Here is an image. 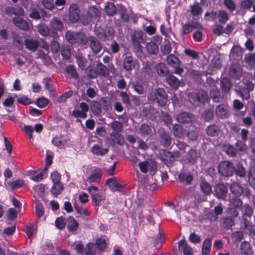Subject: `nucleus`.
<instances>
[{"label": "nucleus", "instance_id": "obj_9", "mask_svg": "<svg viewBox=\"0 0 255 255\" xmlns=\"http://www.w3.org/2000/svg\"><path fill=\"white\" fill-rule=\"evenodd\" d=\"M159 141L165 147L169 146L172 142V138L170 133L166 131L164 128H161L158 130Z\"/></svg>", "mask_w": 255, "mask_h": 255}, {"label": "nucleus", "instance_id": "obj_19", "mask_svg": "<svg viewBox=\"0 0 255 255\" xmlns=\"http://www.w3.org/2000/svg\"><path fill=\"white\" fill-rule=\"evenodd\" d=\"M166 79L167 83L174 89H177L180 85L183 86L184 85L183 82L179 81L178 79L173 75L167 76Z\"/></svg>", "mask_w": 255, "mask_h": 255}, {"label": "nucleus", "instance_id": "obj_46", "mask_svg": "<svg viewBox=\"0 0 255 255\" xmlns=\"http://www.w3.org/2000/svg\"><path fill=\"white\" fill-rule=\"evenodd\" d=\"M48 170L47 168L44 169L37 175L30 177L31 179L34 181H40L47 176Z\"/></svg>", "mask_w": 255, "mask_h": 255}, {"label": "nucleus", "instance_id": "obj_43", "mask_svg": "<svg viewBox=\"0 0 255 255\" xmlns=\"http://www.w3.org/2000/svg\"><path fill=\"white\" fill-rule=\"evenodd\" d=\"M171 44L169 40H165L163 44L160 47V50L162 53L164 55H166L171 51Z\"/></svg>", "mask_w": 255, "mask_h": 255}, {"label": "nucleus", "instance_id": "obj_26", "mask_svg": "<svg viewBox=\"0 0 255 255\" xmlns=\"http://www.w3.org/2000/svg\"><path fill=\"white\" fill-rule=\"evenodd\" d=\"M220 85L221 88L223 92L226 94L229 93L232 85L228 78H222L220 81Z\"/></svg>", "mask_w": 255, "mask_h": 255}, {"label": "nucleus", "instance_id": "obj_27", "mask_svg": "<svg viewBox=\"0 0 255 255\" xmlns=\"http://www.w3.org/2000/svg\"><path fill=\"white\" fill-rule=\"evenodd\" d=\"M190 10L191 14L193 16L194 18L198 17L202 11V8L198 2H194L192 5L190 6Z\"/></svg>", "mask_w": 255, "mask_h": 255}, {"label": "nucleus", "instance_id": "obj_15", "mask_svg": "<svg viewBox=\"0 0 255 255\" xmlns=\"http://www.w3.org/2000/svg\"><path fill=\"white\" fill-rule=\"evenodd\" d=\"M216 114L222 119L227 118L230 116V108L227 105H220L216 108Z\"/></svg>", "mask_w": 255, "mask_h": 255}, {"label": "nucleus", "instance_id": "obj_58", "mask_svg": "<svg viewBox=\"0 0 255 255\" xmlns=\"http://www.w3.org/2000/svg\"><path fill=\"white\" fill-rule=\"evenodd\" d=\"M230 204L233 208H239L242 206L243 202L242 200L237 197L231 198L229 200Z\"/></svg>", "mask_w": 255, "mask_h": 255}, {"label": "nucleus", "instance_id": "obj_44", "mask_svg": "<svg viewBox=\"0 0 255 255\" xmlns=\"http://www.w3.org/2000/svg\"><path fill=\"white\" fill-rule=\"evenodd\" d=\"M248 90L246 89H243L240 92V96L246 100H248L250 98L249 91H252L254 89V85L252 83L248 82Z\"/></svg>", "mask_w": 255, "mask_h": 255}, {"label": "nucleus", "instance_id": "obj_7", "mask_svg": "<svg viewBox=\"0 0 255 255\" xmlns=\"http://www.w3.org/2000/svg\"><path fill=\"white\" fill-rule=\"evenodd\" d=\"M243 68L239 62L233 63L229 70L230 76L234 79L239 80L242 76Z\"/></svg>", "mask_w": 255, "mask_h": 255}, {"label": "nucleus", "instance_id": "obj_1", "mask_svg": "<svg viewBox=\"0 0 255 255\" xmlns=\"http://www.w3.org/2000/svg\"><path fill=\"white\" fill-rule=\"evenodd\" d=\"M150 101L156 102L161 107L164 106L167 103V94L162 88H157L151 91L147 95Z\"/></svg>", "mask_w": 255, "mask_h": 255}, {"label": "nucleus", "instance_id": "obj_13", "mask_svg": "<svg viewBox=\"0 0 255 255\" xmlns=\"http://www.w3.org/2000/svg\"><path fill=\"white\" fill-rule=\"evenodd\" d=\"M244 50L239 45L234 46L230 52V57L231 59L240 60L242 59Z\"/></svg>", "mask_w": 255, "mask_h": 255}, {"label": "nucleus", "instance_id": "obj_55", "mask_svg": "<svg viewBox=\"0 0 255 255\" xmlns=\"http://www.w3.org/2000/svg\"><path fill=\"white\" fill-rule=\"evenodd\" d=\"M38 32L44 36H46L49 34V28L45 23L40 24L38 26Z\"/></svg>", "mask_w": 255, "mask_h": 255}, {"label": "nucleus", "instance_id": "obj_21", "mask_svg": "<svg viewBox=\"0 0 255 255\" xmlns=\"http://www.w3.org/2000/svg\"><path fill=\"white\" fill-rule=\"evenodd\" d=\"M13 22L15 26L23 30L29 29V25L27 21L21 17H17L13 18Z\"/></svg>", "mask_w": 255, "mask_h": 255}, {"label": "nucleus", "instance_id": "obj_48", "mask_svg": "<svg viewBox=\"0 0 255 255\" xmlns=\"http://www.w3.org/2000/svg\"><path fill=\"white\" fill-rule=\"evenodd\" d=\"M155 70L159 75L164 76L167 72V68L165 64L159 63L156 65Z\"/></svg>", "mask_w": 255, "mask_h": 255}, {"label": "nucleus", "instance_id": "obj_4", "mask_svg": "<svg viewBox=\"0 0 255 255\" xmlns=\"http://www.w3.org/2000/svg\"><path fill=\"white\" fill-rule=\"evenodd\" d=\"M188 99L190 102L196 106H199L201 104L208 101V97L207 93L203 90L197 92H192L188 94Z\"/></svg>", "mask_w": 255, "mask_h": 255}, {"label": "nucleus", "instance_id": "obj_51", "mask_svg": "<svg viewBox=\"0 0 255 255\" xmlns=\"http://www.w3.org/2000/svg\"><path fill=\"white\" fill-rule=\"evenodd\" d=\"M14 97H17V101L18 103L24 106L28 105L32 103L31 100L26 96L22 95L19 97H17V95L15 94Z\"/></svg>", "mask_w": 255, "mask_h": 255}, {"label": "nucleus", "instance_id": "obj_52", "mask_svg": "<svg viewBox=\"0 0 255 255\" xmlns=\"http://www.w3.org/2000/svg\"><path fill=\"white\" fill-rule=\"evenodd\" d=\"M66 223V219L63 217L57 218L55 221L56 227L60 230H62L65 227Z\"/></svg>", "mask_w": 255, "mask_h": 255}, {"label": "nucleus", "instance_id": "obj_37", "mask_svg": "<svg viewBox=\"0 0 255 255\" xmlns=\"http://www.w3.org/2000/svg\"><path fill=\"white\" fill-rule=\"evenodd\" d=\"M199 156V153L196 149H191L188 153L187 158L188 161L192 164L196 162L197 158Z\"/></svg>", "mask_w": 255, "mask_h": 255}, {"label": "nucleus", "instance_id": "obj_8", "mask_svg": "<svg viewBox=\"0 0 255 255\" xmlns=\"http://www.w3.org/2000/svg\"><path fill=\"white\" fill-rule=\"evenodd\" d=\"M24 43L25 48L32 52L36 51L40 45L39 41L37 39L31 36L25 37Z\"/></svg>", "mask_w": 255, "mask_h": 255}, {"label": "nucleus", "instance_id": "obj_29", "mask_svg": "<svg viewBox=\"0 0 255 255\" xmlns=\"http://www.w3.org/2000/svg\"><path fill=\"white\" fill-rule=\"evenodd\" d=\"M67 229L69 231L75 232L77 230L79 224L72 216L68 218Z\"/></svg>", "mask_w": 255, "mask_h": 255}, {"label": "nucleus", "instance_id": "obj_5", "mask_svg": "<svg viewBox=\"0 0 255 255\" xmlns=\"http://www.w3.org/2000/svg\"><path fill=\"white\" fill-rule=\"evenodd\" d=\"M235 171L232 163L228 161L221 162L219 165V171L224 176H231Z\"/></svg>", "mask_w": 255, "mask_h": 255}, {"label": "nucleus", "instance_id": "obj_59", "mask_svg": "<svg viewBox=\"0 0 255 255\" xmlns=\"http://www.w3.org/2000/svg\"><path fill=\"white\" fill-rule=\"evenodd\" d=\"M222 227L229 229L234 225V221L230 218H227L222 220L221 223Z\"/></svg>", "mask_w": 255, "mask_h": 255}, {"label": "nucleus", "instance_id": "obj_63", "mask_svg": "<svg viewBox=\"0 0 255 255\" xmlns=\"http://www.w3.org/2000/svg\"><path fill=\"white\" fill-rule=\"evenodd\" d=\"M51 179L53 183H61V174L56 171L51 173Z\"/></svg>", "mask_w": 255, "mask_h": 255}, {"label": "nucleus", "instance_id": "obj_3", "mask_svg": "<svg viewBox=\"0 0 255 255\" xmlns=\"http://www.w3.org/2000/svg\"><path fill=\"white\" fill-rule=\"evenodd\" d=\"M65 37L67 40L72 44L78 43L81 45H84L88 42L86 35L81 32L68 31L66 33Z\"/></svg>", "mask_w": 255, "mask_h": 255}, {"label": "nucleus", "instance_id": "obj_41", "mask_svg": "<svg viewBox=\"0 0 255 255\" xmlns=\"http://www.w3.org/2000/svg\"><path fill=\"white\" fill-rule=\"evenodd\" d=\"M248 181L251 186L255 188V167H252L250 168L248 174Z\"/></svg>", "mask_w": 255, "mask_h": 255}, {"label": "nucleus", "instance_id": "obj_2", "mask_svg": "<svg viewBox=\"0 0 255 255\" xmlns=\"http://www.w3.org/2000/svg\"><path fill=\"white\" fill-rule=\"evenodd\" d=\"M131 40L134 50L137 52H141L142 46L141 43H144L146 41V36L140 30H135L130 34Z\"/></svg>", "mask_w": 255, "mask_h": 255}, {"label": "nucleus", "instance_id": "obj_17", "mask_svg": "<svg viewBox=\"0 0 255 255\" xmlns=\"http://www.w3.org/2000/svg\"><path fill=\"white\" fill-rule=\"evenodd\" d=\"M123 66L125 70L130 71L135 68V63L133 57L131 55H127L123 60Z\"/></svg>", "mask_w": 255, "mask_h": 255}, {"label": "nucleus", "instance_id": "obj_30", "mask_svg": "<svg viewBox=\"0 0 255 255\" xmlns=\"http://www.w3.org/2000/svg\"><path fill=\"white\" fill-rule=\"evenodd\" d=\"M104 9L106 13L110 16L114 15L117 10L115 4L112 2H107Z\"/></svg>", "mask_w": 255, "mask_h": 255}, {"label": "nucleus", "instance_id": "obj_57", "mask_svg": "<svg viewBox=\"0 0 255 255\" xmlns=\"http://www.w3.org/2000/svg\"><path fill=\"white\" fill-rule=\"evenodd\" d=\"M241 210L245 215L250 217L254 213V210L252 206L248 204H245L242 207Z\"/></svg>", "mask_w": 255, "mask_h": 255}, {"label": "nucleus", "instance_id": "obj_18", "mask_svg": "<svg viewBox=\"0 0 255 255\" xmlns=\"http://www.w3.org/2000/svg\"><path fill=\"white\" fill-rule=\"evenodd\" d=\"M179 249L182 252L184 255H193V250L187 243L186 241L183 239L178 243Z\"/></svg>", "mask_w": 255, "mask_h": 255}, {"label": "nucleus", "instance_id": "obj_47", "mask_svg": "<svg viewBox=\"0 0 255 255\" xmlns=\"http://www.w3.org/2000/svg\"><path fill=\"white\" fill-rule=\"evenodd\" d=\"M108 244L105 237L97 239V249L100 251H104L107 247Z\"/></svg>", "mask_w": 255, "mask_h": 255}, {"label": "nucleus", "instance_id": "obj_25", "mask_svg": "<svg viewBox=\"0 0 255 255\" xmlns=\"http://www.w3.org/2000/svg\"><path fill=\"white\" fill-rule=\"evenodd\" d=\"M166 61L168 65L172 67H179L180 62L178 58L173 54H169L166 58Z\"/></svg>", "mask_w": 255, "mask_h": 255}, {"label": "nucleus", "instance_id": "obj_54", "mask_svg": "<svg viewBox=\"0 0 255 255\" xmlns=\"http://www.w3.org/2000/svg\"><path fill=\"white\" fill-rule=\"evenodd\" d=\"M61 54L63 59L68 60L71 56V50L67 46H63L61 49Z\"/></svg>", "mask_w": 255, "mask_h": 255}, {"label": "nucleus", "instance_id": "obj_39", "mask_svg": "<svg viewBox=\"0 0 255 255\" xmlns=\"http://www.w3.org/2000/svg\"><path fill=\"white\" fill-rule=\"evenodd\" d=\"M106 185H108L112 191H117L120 187V184L118 182L115 177L108 179L106 181Z\"/></svg>", "mask_w": 255, "mask_h": 255}, {"label": "nucleus", "instance_id": "obj_10", "mask_svg": "<svg viewBox=\"0 0 255 255\" xmlns=\"http://www.w3.org/2000/svg\"><path fill=\"white\" fill-rule=\"evenodd\" d=\"M97 35H99L101 37L106 38L108 39L112 38L114 35V30L113 27L111 26H106L98 27L97 29Z\"/></svg>", "mask_w": 255, "mask_h": 255}, {"label": "nucleus", "instance_id": "obj_50", "mask_svg": "<svg viewBox=\"0 0 255 255\" xmlns=\"http://www.w3.org/2000/svg\"><path fill=\"white\" fill-rule=\"evenodd\" d=\"M210 96L215 102H219L220 99V92L219 90L215 87L210 90Z\"/></svg>", "mask_w": 255, "mask_h": 255}, {"label": "nucleus", "instance_id": "obj_31", "mask_svg": "<svg viewBox=\"0 0 255 255\" xmlns=\"http://www.w3.org/2000/svg\"><path fill=\"white\" fill-rule=\"evenodd\" d=\"M229 19V15L227 11L224 10L218 11L217 19L219 23L225 24Z\"/></svg>", "mask_w": 255, "mask_h": 255}, {"label": "nucleus", "instance_id": "obj_22", "mask_svg": "<svg viewBox=\"0 0 255 255\" xmlns=\"http://www.w3.org/2000/svg\"><path fill=\"white\" fill-rule=\"evenodd\" d=\"M50 27L51 30L61 31L63 28V23L61 20L56 17H53L50 22Z\"/></svg>", "mask_w": 255, "mask_h": 255}, {"label": "nucleus", "instance_id": "obj_16", "mask_svg": "<svg viewBox=\"0 0 255 255\" xmlns=\"http://www.w3.org/2000/svg\"><path fill=\"white\" fill-rule=\"evenodd\" d=\"M11 36L14 45L19 50L23 48V38L20 35L15 31H11Z\"/></svg>", "mask_w": 255, "mask_h": 255}, {"label": "nucleus", "instance_id": "obj_12", "mask_svg": "<svg viewBox=\"0 0 255 255\" xmlns=\"http://www.w3.org/2000/svg\"><path fill=\"white\" fill-rule=\"evenodd\" d=\"M214 195L218 199H224L228 193L227 187L222 183H219L214 187Z\"/></svg>", "mask_w": 255, "mask_h": 255}, {"label": "nucleus", "instance_id": "obj_6", "mask_svg": "<svg viewBox=\"0 0 255 255\" xmlns=\"http://www.w3.org/2000/svg\"><path fill=\"white\" fill-rule=\"evenodd\" d=\"M140 170L143 173H146L148 171L151 172L154 171L156 168V165L154 161L151 159H147L138 163Z\"/></svg>", "mask_w": 255, "mask_h": 255}, {"label": "nucleus", "instance_id": "obj_38", "mask_svg": "<svg viewBox=\"0 0 255 255\" xmlns=\"http://www.w3.org/2000/svg\"><path fill=\"white\" fill-rule=\"evenodd\" d=\"M231 191L236 196H240L244 192L243 187L238 183H233L230 186Z\"/></svg>", "mask_w": 255, "mask_h": 255}, {"label": "nucleus", "instance_id": "obj_60", "mask_svg": "<svg viewBox=\"0 0 255 255\" xmlns=\"http://www.w3.org/2000/svg\"><path fill=\"white\" fill-rule=\"evenodd\" d=\"M49 101L48 99L42 97L37 98L36 100V105L40 108H43L49 104Z\"/></svg>", "mask_w": 255, "mask_h": 255}, {"label": "nucleus", "instance_id": "obj_45", "mask_svg": "<svg viewBox=\"0 0 255 255\" xmlns=\"http://www.w3.org/2000/svg\"><path fill=\"white\" fill-rule=\"evenodd\" d=\"M139 133L143 136L150 135L152 132L151 128L146 124H142L139 129Z\"/></svg>", "mask_w": 255, "mask_h": 255}, {"label": "nucleus", "instance_id": "obj_53", "mask_svg": "<svg viewBox=\"0 0 255 255\" xmlns=\"http://www.w3.org/2000/svg\"><path fill=\"white\" fill-rule=\"evenodd\" d=\"M118 13L120 14L121 18L124 21H128L129 20V15L128 13L126 7L122 5L119 8Z\"/></svg>", "mask_w": 255, "mask_h": 255}, {"label": "nucleus", "instance_id": "obj_56", "mask_svg": "<svg viewBox=\"0 0 255 255\" xmlns=\"http://www.w3.org/2000/svg\"><path fill=\"white\" fill-rule=\"evenodd\" d=\"M24 184L23 179H17L11 182L9 185L12 190H16L22 187Z\"/></svg>", "mask_w": 255, "mask_h": 255}, {"label": "nucleus", "instance_id": "obj_36", "mask_svg": "<svg viewBox=\"0 0 255 255\" xmlns=\"http://www.w3.org/2000/svg\"><path fill=\"white\" fill-rule=\"evenodd\" d=\"M223 149L227 155L231 157H235L237 155L236 149L230 144H224Z\"/></svg>", "mask_w": 255, "mask_h": 255}, {"label": "nucleus", "instance_id": "obj_23", "mask_svg": "<svg viewBox=\"0 0 255 255\" xmlns=\"http://www.w3.org/2000/svg\"><path fill=\"white\" fill-rule=\"evenodd\" d=\"M63 189L64 186L62 183H53L50 192L54 197H57Z\"/></svg>", "mask_w": 255, "mask_h": 255}, {"label": "nucleus", "instance_id": "obj_61", "mask_svg": "<svg viewBox=\"0 0 255 255\" xmlns=\"http://www.w3.org/2000/svg\"><path fill=\"white\" fill-rule=\"evenodd\" d=\"M94 246V244L91 243H89L86 245L85 255H95Z\"/></svg>", "mask_w": 255, "mask_h": 255}, {"label": "nucleus", "instance_id": "obj_34", "mask_svg": "<svg viewBox=\"0 0 255 255\" xmlns=\"http://www.w3.org/2000/svg\"><path fill=\"white\" fill-rule=\"evenodd\" d=\"M207 134L212 137L217 136L220 132L219 128L215 125H211L206 128Z\"/></svg>", "mask_w": 255, "mask_h": 255}, {"label": "nucleus", "instance_id": "obj_32", "mask_svg": "<svg viewBox=\"0 0 255 255\" xmlns=\"http://www.w3.org/2000/svg\"><path fill=\"white\" fill-rule=\"evenodd\" d=\"M212 241L210 238L206 239L203 244L202 253L203 255H208L211 251Z\"/></svg>", "mask_w": 255, "mask_h": 255}, {"label": "nucleus", "instance_id": "obj_28", "mask_svg": "<svg viewBox=\"0 0 255 255\" xmlns=\"http://www.w3.org/2000/svg\"><path fill=\"white\" fill-rule=\"evenodd\" d=\"M147 52L150 54L156 55L158 52V46L153 41L148 42L146 45Z\"/></svg>", "mask_w": 255, "mask_h": 255}, {"label": "nucleus", "instance_id": "obj_35", "mask_svg": "<svg viewBox=\"0 0 255 255\" xmlns=\"http://www.w3.org/2000/svg\"><path fill=\"white\" fill-rule=\"evenodd\" d=\"M66 72L67 77H71L75 79L78 78V74L74 65H68L66 67Z\"/></svg>", "mask_w": 255, "mask_h": 255}, {"label": "nucleus", "instance_id": "obj_40", "mask_svg": "<svg viewBox=\"0 0 255 255\" xmlns=\"http://www.w3.org/2000/svg\"><path fill=\"white\" fill-rule=\"evenodd\" d=\"M200 189L202 192L205 195H209L212 192L211 185L207 181H202L200 184Z\"/></svg>", "mask_w": 255, "mask_h": 255}, {"label": "nucleus", "instance_id": "obj_24", "mask_svg": "<svg viewBox=\"0 0 255 255\" xmlns=\"http://www.w3.org/2000/svg\"><path fill=\"white\" fill-rule=\"evenodd\" d=\"M172 131L174 135L179 138H182L185 134V129L182 126L178 124L173 126Z\"/></svg>", "mask_w": 255, "mask_h": 255}, {"label": "nucleus", "instance_id": "obj_11", "mask_svg": "<svg viewBox=\"0 0 255 255\" xmlns=\"http://www.w3.org/2000/svg\"><path fill=\"white\" fill-rule=\"evenodd\" d=\"M80 10L77 4L72 3L69 8V18L73 23L77 22L80 18Z\"/></svg>", "mask_w": 255, "mask_h": 255}, {"label": "nucleus", "instance_id": "obj_49", "mask_svg": "<svg viewBox=\"0 0 255 255\" xmlns=\"http://www.w3.org/2000/svg\"><path fill=\"white\" fill-rule=\"evenodd\" d=\"M244 60L252 67L255 66V54L250 53L245 54Z\"/></svg>", "mask_w": 255, "mask_h": 255}, {"label": "nucleus", "instance_id": "obj_42", "mask_svg": "<svg viewBox=\"0 0 255 255\" xmlns=\"http://www.w3.org/2000/svg\"><path fill=\"white\" fill-rule=\"evenodd\" d=\"M243 229H244L246 233L248 234L254 235L255 233L254 226L247 219L244 220V225L243 226Z\"/></svg>", "mask_w": 255, "mask_h": 255}, {"label": "nucleus", "instance_id": "obj_64", "mask_svg": "<svg viewBox=\"0 0 255 255\" xmlns=\"http://www.w3.org/2000/svg\"><path fill=\"white\" fill-rule=\"evenodd\" d=\"M50 47L53 53H57L60 49L59 43L55 40H52L51 41Z\"/></svg>", "mask_w": 255, "mask_h": 255}, {"label": "nucleus", "instance_id": "obj_33", "mask_svg": "<svg viewBox=\"0 0 255 255\" xmlns=\"http://www.w3.org/2000/svg\"><path fill=\"white\" fill-rule=\"evenodd\" d=\"M74 250L77 255H84L85 248L82 241L74 243L73 245Z\"/></svg>", "mask_w": 255, "mask_h": 255}, {"label": "nucleus", "instance_id": "obj_20", "mask_svg": "<svg viewBox=\"0 0 255 255\" xmlns=\"http://www.w3.org/2000/svg\"><path fill=\"white\" fill-rule=\"evenodd\" d=\"M240 249L242 255H253L254 253L252 245L246 241L241 244Z\"/></svg>", "mask_w": 255, "mask_h": 255}, {"label": "nucleus", "instance_id": "obj_62", "mask_svg": "<svg viewBox=\"0 0 255 255\" xmlns=\"http://www.w3.org/2000/svg\"><path fill=\"white\" fill-rule=\"evenodd\" d=\"M132 88L134 91L139 95L144 93V89L142 85L139 83H132Z\"/></svg>", "mask_w": 255, "mask_h": 255}, {"label": "nucleus", "instance_id": "obj_14", "mask_svg": "<svg viewBox=\"0 0 255 255\" xmlns=\"http://www.w3.org/2000/svg\"><path fill=\"white\" fill-rule=\"evenodd\" d=\"M176 120L181 123L189 124L194 121L195 117L189 113L183 112L179 114L176 116Z\"/></svg>", "mask_w": 255, "mask_h": 255}]
</instances>
